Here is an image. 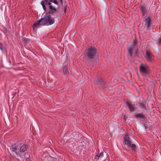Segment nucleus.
I'll return each instance as SVG.
<instances>
[{"mask_svg": "<svg viewBox=\"0 0 161 161\" xmlns=\"http://www.w3.org/2000/svg\"><path fill=\"white\" fill-rule=\"evenodd\" d=\"M136 145L135 144H132L131 146H130V147L132 148L133 150L135 151L136 150Z\"/></svg>", "mask_w": 161, "mask_h": 161, "instance_id": "18", "label": "nucleus"}, {"mask_svg": "<svg viewBox=\"0 0 161 161\" xmlns=\"http://www.w3.org/2000/svg\"><path fill=\"white\" fill-rule=\"evenodd\" d=\"M2 47L3 44L1 43L0 42V49L2 51H3V50Z\"/></svg>", "mask_w": 161, "mask_h": 161, "instance_id": "23", "label": "nucleus"}, {"mask_svg": "<svg viewBox=\"0 0 161 161\" xmlns=\"http://www.w3.org/2000/svg\"><path fill=\"white\" fill-rule=\"evenodd\" d=\"M63 69L64 73L65 74H67L68 73V66L67 65H65L63 67Z\"/></svg>", "mask_w": 161, "mask_h": 161, "instance_id": "16", "label": "nucleus"}, {"mask_svg": "<svg viewBox=\"0 0 161 161\" xmlns=\"http://www.w3.org/2000/svg\"><path fill=\"white\" fill-rule=\"evenodd\" d=\"M27 149V147L25 144H23L20 148V152L21 153L24 152Z\"/></svg>", "mask_w": 161, "mask_h": 161, "instance_id": "14", "label": "nucleus"}, {"mask_svg": "<svg viewBox=\"0 0 161 161\" xmlns=\"http://www.w3.org/2000/svg\"><path fill=\"white\" fill-rule=\"evenodd\" d=\"M94 83L95 84H98V83L96 81H95Z\"/></svg>", "mask_w": 161, "mask_h": 161, "instance_id": "27", "label": "nucleus"}, {"mask_svg": "<svg viewBox=\"0 0 161 161\" xmlns=\"http://www.w3.org/2000/svg\"><path fill=\"white\" fill-rule=\"evenodd\" d=\"M54 20L52 18L51 16L49 14H45L42 18L37 21L34 24L33 29L35 30L39 25H51L54 23Z\"/></svg>", "mask_w": 161, "mask_h": 161, "instance_id": "1", "label": "nucleus"}, {"mask_svg": "<svg viewBox=\"0 0 161 161\" xmlns=\"http://www.w3.org/2000/svg\"><path fill=\"white\" fill-rule=\"evenodd\" d=\"M47 6H49V10L48 11V13L49 14H53L56 12V9L51 5V3H50L49 4H48Z\"/></svg>", "mask_w": 161, "mask_h": 161, "instance_id": "9", "label": "nucleus"}, {"mask_svg": "<svg viewBox=\"0 0 161 161\" xmlns=\"http://www.w3.org/2000/svg\"><path fill=\"white\" fill-rule=\"evenodd\" d=\"M58 2H60L62 4L63 3L62 0H58Z\"/></svg>", "mask_w": 161, "mask_h": 161, "instance_id": "25", "label": "nucleus"}, {"mask_svg": "<svg viewBox=\"0 0 161 161\" xmlns=\"http://www.w3.org/2000/svg\"><path fill=\"white\" fill-rule=\"evenodd\" d=\"M147 60L149 62H153L154 60V58L152 53L150 52L147 51L145 55Z\"/></svg>", "mask_w": 161, "mask_h": 161, "instance_id": "5", "label": "nucleus"}, {"mask_svg": "<svg viewBox=\"0 0 161 161\" xmlns=\"http://www.w3.org/2000/svg\"><path fill=\"white\" fill-rule=\"evenodd\" d=\"M17 147L16 146V144H13L10 147V150L13 152H14L17 155V157H18L19 156L20 157V156L19 154H18L17 153V152H15V151L17 150Z\"/></svg>", "mask_w": 161, "mask_h": 161, "instance_id": "12", "label": "nucleus"}, {"mask_svg": "<svg viewBox=\"0 0 161 161\" xmlns=\"http://www.w3.org/2000/svg\"><path fill=\"white\" fill-rule=\"evenodd\" d=\"M85 56L90 59H95L98 58V53L95 47L89 46L85 50Z\"/></svg>", "mask_w": 161, "mask_h": 161, "instance_id": "2", "label": "nucleus"}, {"mask_svg": "<svg viewBox=\"0 0 161 161\" xmlns=\"http://www.w3.org/2000/svg\"><path fill=\"white\" fill-rule=\"evenodd\" d=\"M129 134L126 135L124 137V142L127 145V146L129 147H130V140Z\"/></svg>", "mask_w": 161, "mask_h": 161, "instance_id": "6", "label": "nucleus"}, {"mask_svg": "<svg viewBox=\"0 0 161 161\" xmlns=\"http://www.w3.org/2000/svg\"><path fill=\"white\" fill-rule=\"evenodd\" d=\"M124 119H125V121H126L127 119V118L126 117V116L125 115H124Z\"/></svg>", "mask_w": 161, "mask_h": 161, "instance_id": "24", "label": "nucleus"}, {"mask_svg": "<svg viewBox=\"0 0 161 161\" xmlns=\"http://www.w3.org/2000/svg\"><path fill=\"white\" fill-rule=\"evenodd\" d=\"M161 39L159 38L157 41V43L158 45H159L160 44Z\"/></svg>", "mask_w": 161, "mask_h": 161, "instance_id": "22", "label": "nucleus"}, {"mask_svg": "<svg viewBox=\"0 0 161 161\" xmlns=\"http://www.w3.org/2000/svg\"><path fill=\"white\" fill-rule=\"evenodd\" d=\"M134 48V45H131L128 47L127 50L129 54L131 55L132 53V50Z\"/></svg>", "mask_w": 161, "mask_h": 161, "instance_id": "13", "label": "nucleus"}, {"mask_svg": "<svg viewBox=\"0 0 161 161\" xmlns=\"http://www.w3.org/2000/svg\"><path fill=\"white\" fill-rule=\"evenodd\" d=\"M145 25L147 30L153 29L152 25V17L150 16H146L143 17Z\"/></svg>", "mask_w": 161, "mask_h": 161, "instance_id": "4", "label": "nucleus"}, {"mask_svg": "<svg viewBox=\"0 0 161 161\" xmlns=\"http://www.w3.org/2000/svg\"><path fill=\"white\" fill-rule=\"evenodd\" d=\"M52 2L53 3H54L57 5L58 4V2L56 0H53V2Z\"/></svg>", "mask_w": 161, "mask_h": 161, "instance_id": "21", "label": "nucleus"}, {"mask_svg": "<svg viewBox=\"0 0 161 161\" xmlns=\"http://www.w3.org/2000/svg\"><path fill=\"white\" fill-rule=\"evenodd\" d=\"M53 2V0H44L41 2V4L44 10L46 9V8L45 5H47L51 3V2Z\"/></svg>", "mask_w": 161, "mask_h": 161, "instance_id": "8", "label": "nucleus"}, {"mask_svg": "<svg viewBox=\"0 0 161 161\" xmlns=\"http://www.w3.org/2000/svg\"><path fill=\"white\" fill-rule=\"evenodd\" d=\"M99 156L98 154H97L95 156V158H94V159L95 160H96V161H97L98 159H99Z\"/></svg>", "mask_w": 161, "mask_h": 161, "instance_id": "20", "label": "nucleus"}, {"mask_svg": "<svg viewBox=\"0 0 161 161\" xmlns=\"http://www.w3.org/2000/svg\"><path fill=\"white\" fill-rule=\"evenodd\" d=\"M43 161H56V159L50 156H45L43 160Z\"/></svg>", "mask_w": 161, "mask_h": 161, "instance_id": "11", "label": "nucleus"}, {"mask_svg": "<svg viewBox=\"0 0 161 161\" xmlns=\"http://www.w3.org/2000/svg\"><path fill=\"white\" fill-rule=\"evenodd\" d=\"M140 9L141 11L143 17L145 16H147V7L145 6L144 5H141L140 7Z\"/></svg>", "mask_w": 161, "mask_h": 161, "instance_id": "7", "label": "nucleus"}, {"mask_svg": "<svg viewBox=\"0 0 161 161\" xmlns=\"http://www.w3.org/2000/svg\"><path fill=\"white\" fill-rule=\"evenodd\" d=\"M126 103L129 108L130 111H133L134 109V107L128 102H126Z\"/></svg>", "mask_w": 161, "mask_h": 161, "instance_id": "15", "label": "nucleus"}, {"mask_svg": "<svg viewBox=\"0 0 161 161\" xmlns=\"http://www.w3.org/2000/svg\"><path fill=\"white\" fill-rule=\"evenodd\" d=\"M99 157L100 158H102L103 156V152L100 153L99 154H98Z\"/></svg>", "mask_w": 161, "mask_h": 161, "instance_id": "19", "label": "nucleus"}, {"mask_svg": "<svg viewBox=\"0 0 161 161\" xmlns=\"http://www.w3.org/2000/svg\"><path fill=\"white\" fill-rule=\"evenodd\" d=\"M140 71L143 76L145 77L149 76L150 70L149 66L147 64L142 63L140 65Z\"/></svg>", "mask_w": 161, "mask_h": 161, "instance_id": "3", "label": "nucleus"}, {"mask_svg": "<svg viewBox=\"0 0 161 161\" xmlns=\"http://www.w3.org/2000/svg\"><path fill=\"white\" fill-rule=\"evenodd\" d=\"M133 42H134V44H135V42H136V40H134Z\"/></svg>", "mask_w": 161, "mask_h": 161, "instance_id": "26", "label": "nucleus"}, {"mask_svg": "<svg viewBox=\"0 0 161 161\" xmlns=\"http://www.w3.org/2000/svg\"><path fill=\"white\" fill-rule=\"evenodd\" d=\"M22 40L23 42H24L26 43H27L29 41L28 39L25 37L23 38L22 39Z\"/></svg>", "mask_w": 161, "mask_h": 161, "instance_id": "17", "label": "nucleus"}, {"mask_svg": "<svg viewBox=\"0 0 161 161\" xmlns=\"http://www.w3.org/2000/svg\"><path fill=\"white\" fill-rule=\"evenodd\" d=\"M134 116L137 119H141L143 120H144L146 119L145 115L142 113H139L136 114Z\"/></svg>", "mask_w": 161, "mask_h": 161, "instance_id": "10", "label": "nucleus"}]
</instances>
